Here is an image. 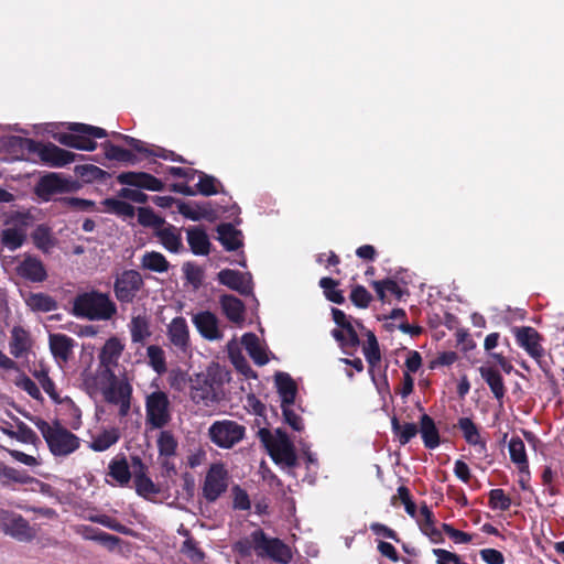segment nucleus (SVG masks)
I'll return each mask as SVG.
<instances>
[{
	"label": "nucleus",
	"instance_id": "nucleus-1",
	"mask_svg": "<svg viewBox=\"0 0 564 564\" xmlns=\"http://www.w3.org/2000/svg\"><path fill=\"white\" fill-rule=\"evenodd\" d=\"M72 313L88 321H109L117 314V305L108 293L90 290L75 296Z\"/></svg>",
	"mask_w": 564,
	"mask_h": 564
},
{
	"label": "nucleus",
	"instance_id": "nucleus-2",
	"mask_svg": "<svg viewBox=\"0 0 564 564\" xmlns=\"http://www.w3.org/2000/svg\"><path fill=\"white\" fill-rule=\"evenodd\" d=\"M11 144L32 155L33 158H30L31 161H40L50 167H63L76 159L75 153L64 150L52 142L43 143L30 138L15 137Z\"/></svg>",
	"mask_w": 564,
	"mask_h": 564
},
{
	"label": "nucleus",
	"instance_id": "nucleus-3",
	"mask_svg": "<svg viewBox=\"0 0 564 564\" xmlns=\"http://www.w3.org/2000/svg\"><path fill=\"white\" fill-rule=\"evenodd\" d=\"M30 421L41 432L50 452L54 456H67L79 448V437L62 426L58 421L50 424L39 416L30 417Z\"/></svg>",
	"mask_w": 564,
	"mask_h": 564
},
{
	"label": "nucleus",
	"instance_id": "nucleus-4",
	"mask_svg": "<svg viewBox=\"0 0 564 564\" xmlns=\"http://www.w3.org/2000/svg\"><path fill=\"white\" fill-rule=\"evenodd\" d=\"M223 384V370L218 365L210 366L191 379V398L196 404L210 406L219 401Z\"/></svg>",
	"mask_w": 564,
	"mask_h": 564
},
{
	"label": "nucleus",
	"instance_id": "nucleus-5",
	"mask_svg": "<svg viewBox=\"0 0 564 564\" xmlns=\"http://www.w3.org/2000/svg\"><path fill=\"white\" fill-rule=\"evenodd\" d=\"M258 437L275 463H284L288 467L297 465L294 445L284 431L278 429L273 435L270 430L263 427L258 431Z\"/></svg>",
	"mask_w": 564,
	"mask_h": 564
},
{
	"label": "nucleus",
	"instance_id": "nucleus-6",
	"mask_svg": "<svg viewBox=\"0 0 564 564\" xmlns=\"http://www.w3.org/2000/svg\"><path fill=\"white\" fill-rule=\"evenodd\" d=\"M68 133H59L56 140L68 148H74L84 151H94L97 148L95 138L101 139L107 137V131L102 128L80 123H68Z\"/></svg>",
	"mask_w": 564,
	"mask_h": 564
},
{
	"label": "nucleus",
	"instance_id": "nucleus-7",
	"mask_svg": "<svg viewBox=\"0 0 564 564\" xmlns=\"http://www.w3.org/2000/svg\"><path fill=\"white\" fill-rule=\"evenodd\" d=\"M251 538L258 556L269 557L282 564H288L292 561L290 546L279 538H269L261 529L253 531Z\"/></svg>",
	"mask_w": 564,
	"mask_h": 564
},
{
	"label": "nucleus",
	"instance_id": "nucleus-8",
	"mask_svg": "<svg viewBox=\"0 0 564 564\" xmlns=\"http://www.w3.org/2000/svg\"><path fill=\"white\" fill-rule=\"evenodd\" d=\"M143 286L144 281L140 272L126 269L115 276L113 293L120 304H131Z\"/></svg>",
	"mask_w": 564,
	"mask_h": 564
},
{
	"label": "nucleus",
	"instance_id": "nucleus-9",
	"mask_svg": "<svg viewBox=\"0 0 564 564\" xmlns=\"http://www.w3.org/2000/svg\"><path fill=\"white\" fill-rule=\"evenodd\" d=\"M245 434L246 427L231 420L216 421L208 430L210 441L221 448L234 447L245 437Z\"/></svg>",
	"mask_w": 564,
	"mask_h": 564
},
{
	"label": "nucleus",
	"instance_id": "nucleus-10",
	"mask_svg": "<svg viewBox=\"0 0 564 564\" xmlns=\"http://www.w3.org/2000/svg\"><path fill=\"white\" fill-rule=\"evenodd\" d=\"M0 529L6 535L19 542H31L36 536L35 530L26 519L6 509H0Z\"/></svg>",
	"mask_w": 564,
	"mask_h": 564
},
{
	"label": "nucleus",
	"instance_id": "nucleus-11",
	"mask_svg": "<svg viewBox=\"0 0 564 564\" xmlns=\"http://www.w3.org/2000/svg\"><path fill=\"white\" fill-rule=\"evenodd\" d=\"M170 401L163 391H154L147 397L145 415L147 423L153 429L164 427L171 420Z\"/></svg>",
	"mask_w": 564,
	"mask_h": 564
},
{
	"label": "nucleus",
	"instance_id": "nucleus-12",
	"mask_svg": "<svg viewBox=\"0 0 564 564\" xmlns=\"http://www.w3.org/2000/svg\"><path fill=\"white\" fill-rule=\"evenodd\" d=\"M228 471L223 464H213L205 477L203 496L208 502H215L228 487Z\"/></svg>",
	"mask_w": 564,
	"mask_h": 564
},
{
	"label": "nucleus",
	"instance_id": "nucleus-13",
	"mask_svg": "<svg viewBox=\"0 0 564 564\" xmlns=\"http://www.w3.org/2000/svg\"><path fill=\"white\" fill-rule=\"evenodd\" d=\"M217 281L228 289L243 296L253 293V282L250 272H240L232 269H223L217 273Z\"/></svg>",
	"mask_w": 564,
	"mask_h": 564
},
{
	"label": "nucleus",
	"instance_id": "nucleus-14",
	"mask_svg": "<svg viewBox=\"0 0 564 564\" xmlns=\"http://www.w3.org/2000/svg\"><path fill=\"white\" fill-rule=\"evenodd\" d=\"M117 182L122 185L152 192H161L164 189V183L147 172H122L117 175Z\"/></svg>",
	"mask_w": 564,
	"mask_h": 564
},
{
	"label": "nucleus",
	"instance_id": "nucleus-15",
	"mask_svg": "<svg viewBox=\"0 0 564 564\" xmlns=\"http://www.w3.org/2000/svg\"><path fill=\"white\" fill-rule=\"evenodd\" d=\"M517 344L522 347L532 358H539L544 355V348L541 345L542 336L531 326H521L513 329Z\"/></svg>",
	"mask_w": 564,
	"mask_h": 564
},
{
	"label": "nucleus",
	"instance_id": "nucleus-16",
	"mask_svg": "<svg viewBox=\"0 0 564 564\" xmlns=\"http://www.w3.org/2000/svg\"><path fill=\"white\" fill-rule=\"evenodd\" d=\"M72 191L70 182L58 173L43 175L36 184V194L40 197L51 196Z\"/></svg>",
	"mask_w": 564,
	"mask_h": 564
},
{
	"label": "nucleus",
	"instance_id": "nucleus-17",
	"mask_svg": "<svg viewBox=\"0 0 564 564\" xmlns=\"http://www.w3.org/2000/svg\"><path fill=\"white\" fill-rule=\"evenodd\" d=\"M178 213L187 219L198 221L206 219L214 221L217 218V212L213 208L209 202L207 203H185L182 200L177 202Z\"/></svg>",
	"mask_w": 564,
	"mask_h": 564
},
{
	"label": "nucleus",
	"instance_id": "nucleus-18",
	"mask_svg": "<svg viewBox=\"0 0 564 564\" xmlns=\"http://www.w3.org/2000/svg\"><path fill=\"white\" fill-rule=\"evenodd\" d=\"M167 337L180 351L186 352L189 349V330L184 317L180 316L172 319L167 326Z\"/></svg>",
	"mask_w": 564,
	"mask_h": 564
},
{
	"label": "nucleus",
	"instance_id": "nucleus-19",
	"mask_svg": "<svg viewBox=\"0 0 564 564\" xmlns=\"http://www.w3.org/2000/svg\"><path fill=\"white\" fill-rule=\"evenodd\" d=\"M17 273L19 276L36 283L47 279V272L43 262L33 256H25L18 264Z\"/></svg>",
	"mask_w": 564,
	"mask_h": 564
},
{
	"label": "nucleus",
	"instance_id": "nucleus-20",
	"mask_svg": "<svg viewBox=\"0 0 564 564\" xmlns=\"http://www.w3.org/2000/svg\"><path fill=\"white\" fill-rule=\"evenodd\" d=\"M193 323L199 334L208 340L220 339L223 337L218 327V318L209 311L197 313L193 317Z\"/></svg>",
	"mask_w": 564,
	"mask_h": 564
},
{
	"label": "nucleus",
	"instance_id": "nucleus-21",
	"mask_svg": "<svg viewBox=\"0 0 564 564\" xmlns=\"http://www.w3.org/2000/svg\"><path fill=\"white\" fill-rule=\"evenodd\" d=\"M50 350L53 357L63 362H67L72 355L73 349L76 346L74 338L65 334H50L48 336Z\"/></svg>",
	"mask_w": 564,
	"mask_h": 564
},
{
	"label": "nucleus",
	"instance_id": "nucleus-22",
	"mask_svg": "<svg viewBox=\"0 0 564 564\" xmlns=\"http://www.w3.org/2000/svg\"><path fill=\"white\" fill-rule=\"evenodd\" d=\"M115 137L123 140L127 145H129L138 153L144 154L147 156H158L164 160H176L175 153L173 151L160 147L150 149L148 148V144L142 140L122 133H115Z\"/></svg>",
	"mask_w": 564,
	"mask_h": 564
},
{
	"label": "nucleus",
	"instance_id": "nucleus-23",
	"mask_svg": "<svg viewBox=\"0 0 564 564\" xmlns=\"http://www.w3.org/2000/svg\"><path fill=\"white\" fill-rule=\"evenodd\" d=\"M420 514L422 520H417L421 532L426 535L433 543H443L444 538L442 530L435 527V517L426 502H423L420 507Z\"/></svg>",
	"mask_w": 564,
	"mask_h": 564
},
{
	"label": "nucleus",
	"instance_id": "nucleus-24",
	"mask_svg": "<svg viewBox=\"0 0 564 564\" xmlns=\"http://www.w3.org/2000/svg\"><path fill=\"white\" fill-rule=\"evenodd\" d=\"M123 348L124 347L121 344L120 339H118L117 337H111L105 343L100 350V365L106 368V371L110 373L112 378H115V375L111 372L110 368L117 365Z\"/></svg>",
	"mask_w": 564,
	"mask_h": 564
},
{
	"label": "nucleus",
	"instance_id": "nucleus-25",
	"mask_svg": "<svg viewBox=\"0 0 564 564\" xmlns=\"http://www.w3.org/2000/svg\"><path fill=\"white\" fill-rule=\"evenodd\" d=\"M218 240L227 251H236L243 246L242 232L230 223L217 226Z\"/></svg>",
	"mask_w": 564,
	"mask_h": 564
},
{
	"label": "nucleus",
	"instance_id": "nucleus-26",
	"mask_svg": "<svg viewBox=\"0 0 564 564\" xmlns=\"http://www.w3.org/2000/svg\"><path fill=\"white\" fill-rule=\"evenodd\" d=\"M219 304L223 313L230 322H243L246 306L240 299L231 294H224L219 299Z\"/></svg>",
	"mask_w": 564,
	"mask_h": 564
},
{
	"label": "nucleus",
	"instance_id": "nucleus-27",
	"mask_svg": "<svg viewBox=\"0 0 564 564\" xmlns=\"http://www.w3.org/2000/svg\"><path fill=\"white\" fill-rule=\"evenodd\" d=\"M419 432L423 444L429 449H434L441 444V435L434 420L426 413L420 417Z\"/></svg>",
	"mask_w": 564,
	"mask_h": 564
},
{
	"label": "nucleus",
	"instance_id": "nucleus-28",
	"mask_svg": "<svg viewBox=\"0 0 564 564\" xmlns=\"http://www.w3.org/2000/svg\"><path fill=\"white\" fill-rule=\"evenodd\" d=\"M479 372L494 397L501 402L506 395V387L499 370L490 366H482L479 368Z\"/></svg>",
	"mask_w": 564,
	"mask_h": 564
},
{
	"label": "nucleus",
	"instance_id": "nucleus-29",
	"mask_svg": "<svg viewBox=\"0 0 564 564\" xmlns=\"http://www.w3.org/2000/svg\"><path fill=\"white\" fill-rule=\"evenodd\" d=\"M186 234L188 246L194 254L207 256L209 253L210 241L205 229L200 227H189Z\"/></svg>",
	"mask_w": 564,
	"mask_h": 564
},
{
	"label": "nucleus",
	"instance_id": "nucleus-30",
	"mask_svg": "<svg viewBox=\"0 0 564 564\" xmlns=\"http://www.w3.org/2000/svg\"><path fill=\"white\" fill-rule=\"evenodd\" d=\"M32 346L30 333L22 326H14L11 330V340L9 343L10 354L20 358L30 350Z\"/></svg>",
	"mask_w": 564,
	"mask_h": 564
},
{
	"label": "nucleus",
	"instance_id": "nucleus-31",
	"mask_svg": "<svg viewBox=\"0 0 564 564\" xmlns=\"http://www.w3.org/2000/svg\"><path fill=\"white\" fill-rule=\"evenodd\" d=\"M274 381L282 400L281 405L294 404L297 387L292 377L286 372H276Z\"/></svg>",
	"mask_w": 564,
	"mask_h": 564
},
{
	"label": "nucleus",
	"instance_id": "nucleus-32",
	"mask_svg": "<svg viewBox=\"0 0 564 564\" xmlns=\"http://www.w3.org/2000/svg\"><path fill=\"white\" fill-rule=\"evenodd\" d=\"M366 337L367 341L362 346V352L365 355V358L369 365V375L371 376V379L375 380V368L380 364L381 361V351L379 347L378 339L373 332L366 330Z\"/></svg>",
	"mask_w": 564,
	"mask_h": 564
},
{
	"label": "nucleus",
	"instance_id": "nucleus-33",
	"mask_svg": "<svg viewBox=\"0 0 564 564\" xmlns=\"http://www.w3.org/2000/svg\"><path fill=\"white\" fill-rule=\"evenodd\" d=\"M508 447L510 459L517 465L519 473L529 475V460L523 441L519 436H512Z\"/></svg>",
	"mask_w": 564,
	"mask_h": 564
},
{
	"label": "nucleus",
	"instance_id": "nucleus-34",
	"mask_svg": "<svg viewBox=\"0 0 564 564\" xmlns=\"http://www.w3.org/2000/svg\"><path fill=\"white\" fill-rule=\"evenodd\" d=\"M106 159L117 161L126 165H134L138 162L137 155L124 148L113 144L110 141L101 143Z\"/></svg>",
	"mask_w": 564,
	"mask_h": 564
},
{
	"label": "nucleus",
	"instance_id": "nucleus-35",
	"mask_svg": "<svg viewBox=\"0 0 564 564\" xmlns=\"http://www.w3.org/2000/svg\"><path fill=\"white\" fill-rule=\"evenodd\" d=\"M241 343L254 364L263 366L269 361L264 349L260 345L259 337L256 334L246 333L241 338Z\"/></svg>",
	"mask_w": 564,
	"mask_h": 564
},
{
	"label": "nucleus",
	"instance_id": "nucleus-36",
	"mask_svg": "<svg viewBox=\"0 0 564 564\" xmlns=\"http://www.w3.org/2000/svg\"><path fill=\"white\" fill-rule=\"evenodd\" d=\"M74 172L76 176L79 177L85 183H104L111 177V174L109 172L93 164L76 165Z\"/></svg>",
	"mask_w": 564,
	"mask_h": 564
},
{
	"label": "nucleus",
	"instance_id": "nucleus-37",
	"mask_svg": "<svg viewBox=\"0 0 564 564\" xmlns=\"http://www.w3.org/2000/svg\"><path fill=\"white\" fill-rule=\"evenodd\" d=\"M156 236L163 247L171 252L177 253L183 247L181 234L172 225L160 229Z\"/></svg>",
	"mask_w": 564,
	"mask_h": 564
},
{
	"label": "nucleus",
	"instance_id": "nucleus-38",
	"mask_svg": "<svg viewBox=\"0 0 564 564\" xmlns=\"http://www.w3.org/2000/svg\"><path fill=\"white\" fill-rule=\"evenodd\" d=\"M391 430L402 446L410 443V441L419 433V427L415 423L401 424L395 415L391 417Z\"/></svg>",
	"mask_w": 564,
	"mask_h": 564
},
{
	"label": "nucleus",
	"instance_id": "nucleus-39",
	"mask_svg": "<svg viewBox=\"0 0 564 564\" xmlns=\"http://www.w3.org/2000/svg\"><path fill=\"white\" fill-rule=\"evenodd\" d=\"M132 388L128 382H113L104 391V398L108 403L118 404L122 400L131 399Z\"/></svg>",
	"mask_w": 564,
	"mask_h": 564
},
{
	"label": "nucleus",
	"instance_id": "nucleus-40",
	"mask_svg": "<svg viewBox=\"0 0 564 564\" xmlns=\"http://www.w3.org/2000/svg\"><path fill=\"white\" fill-rule=\"evenodd\" d=\"M141 267L152 272L163 273L169 271L170 262L161 252L147 251L141 258Z\"/></svg>",
	"mask_w": 564,
	"mask_h": 564
},
{
	"label": "nucleus",
	"instance_id": "nucleus-41",
	"mask_svg": "<svg viewBox=\"0 0 564 564\" xmlns=\"http://www.w3.org/2000/svg\"><path fill=\"white\" fill-rule=\"evenodd\" d=\"M26 305L34 312L48 313L57 308L56 300L46 293H32L26 299Z\"/></svg>",
	"mask_w": 564,
	"mask_h": 564
},
{
	"label": "nucleus",
	"instance_id": "nucleus-42",
	"mask_svg": "<svg viewBox=\"0 0 564 564\" xmlns=\"http://www.w3.org/2000/svg\"><path fill=\"white\" fill-rule=\"evenodd\" d=\"M131 340L135 344L143 343L151 336L150 323L145 315H138L131 318L129 324Z\"/></svg>",
	"mask_w": 564,
	"mask_h": 564
},
{
	"label": "nucleus",
	"instance_id": "nucleus-43",
	"mask_svg": "<svg viewBox=\"0 0 564 564\" xmlns=\"http://www.w3.org/2000/svg\"><path fill=\"white\" fill-rule=\"evenodd\" d=\"M109 475L121 486L129 484L131 471L126 456L116 457L109 463Z\"/></svg>",
	"mask_w": 564,
	"mask_h": 564
},
{
	"label": "nucleus",
	"instance_id": "nucleus-44",
	"mask_svg": "<svg viewBox=\"0 0 564 564\" xmlns=\"http://www.w3.org/2000/svg\"><path fill=\"white\" fill-rule=\"evenodd\" d=\"M33 377L39 381L43 390L48 397L55 402L61 403L59 394L56 390L54 381L48 376V368L44 365H40L39 369L32 371Z\"/></svg>",
	"mask_w": 564,
	"mask_h": 564
},
{
	"label": "nucleus",
	"instance_id": "nucleus-45",
	"mask_svg": "<svg viewBox=\"0 0 564 564\" xmlns=\"http://www.w3.org/2000/svg\"><path fill=\"white\" fill-rule=\"evenodd\" d=\"M32 241L37 249L47 253L55 245V238L51 229L45 225H39L31 235Z\"/></svg>",
	"mask_w": 564,
	"mask_h": 564
},
{
	"label": "nucleus",
	"instance_id": "nucleus-46",
	"mask_svg": "<svg viewBox=\"0 0 564 564\" xmlns=\"http://www.w3.org/2000/svg\"><path fill=\"white\" fill-rule=\"evenodd\" d=\"M120 438L119 430L112 427L110 430H105L97 436L93 438L90 443V448L95 452H105L110 448L113 444H116Z\"/></svg>",
	"mask_w": 564,
	"mask_h": 564
},
{
	"label": "nucleus",
	"instance_id": "nucleus-47",
	"mask_svg": "<svg viewBox=\"0 0 564 564\" xmlns=\"http://www.w3.org/2000/svg\"><path fill=\"white\" fill-rule=\"evenodd\" d=\"M25 239L26 235L21 228H7L0 234L1 243L12 251L19 249Z\"/></svg>",
	"mask_w": 564,
	"mask_h": 564
},
{
	"label": "nucleus",
	"instance_id": "nucleus-48",
	"mask_svg": "<svg viewBox=\"0 0 564 564\" xmlns=\"http://www.w3.org/2000/svg\"><path fill=\"white\" fill-rule=\"evenodd\" d=\"M31 480L32 477H30L26 471L7 466L0 460V482L2 485H7L10 481L24 485L29 484Z\"/></svg>",
	"mask_w": 564,
	"mask_h": 564
},
{
	"label": "nucleus",
	"instance_id": "nucleus-49",
	"mask_svg": "<svg viewBox=\"0 0 564 564\" xmlns=\"http://www.w3.org/2000/svg\"><path fill=\"white\" fill-rule=\"evenodd\" d=\"M457 426L463 432V436L469 445L475 446L481 444L482 447H485V443L480 440L479 430L470 417L458 419Z\"/></svg>",
	"mask_w": 564,
	"mask_h": 564
},
{
	"label": "nucleus",
	"instance_id": "nucleus-50",
	"mask_svg": "<svg viewBox=\"0 0 564 564\" xmlns=\"http://www.w3.org/2000/svg\"><path fill=\"white\" fill-rule=\"evenodd\" d=\"M101 204L105 206L108 213L115 214L117 216L132 218L135 214V209L131 204L118 198H106Z\"/></svg>",
	"mask_w": 564,
	"mask_h": 564
},
{
	"label": "nucleus",
	"instance_id": "nucleus-51",
	"mask_svg": "<svg viewBox=\"0 0 564 564\" xmlns=\"http://www.w3.org/2000/svg\"><path fill=\"white\" fill-rule=\"evenodd\" d=\"M318 285L323 289L325 297L335 304L345 303V296L341 290L337 286L339 282L329 276H324L319 280Z\"/></svg>",
	"mask_w": 564,
	"mask_h": 564
},
{
	"label": "nucleus",
	"instance_id": "nucleus-52",
	"mask_svg": "<svg viewBox=\"0 0 564 564\" xmlns=\"http://www.w3.org/2000/svg\"><path fill=\"white\" fill-rule=\"evenodd\" d=\"M196 175L198 176V183L195 188L196 194L199 193L204 196H213L219 192L218 186H221V183L215 176L208 175L202 171H198Z\"/></svg>",
	"mask_w": 564,
	"mask_h": 564
},
{
	"label": "nucleus",
	"instance_id": "nucleus-53",
	"mask_svg": "<svg viewBox=\"0 0 564 564\" xmlns=\"http://www.w3.org/2000/svg\"><path fill=\"white\" fill-rule=\"evenodd\" d=\"M156 443L160 456L171 457L176 454L177 441L171 431H161Z\"/></svg>",
	"mask_w": 564,
	"mask_h": 564
},
{
	"label": "nucleus",
	"instance_id": "nucleus-54",
	"mask_svg": "<svg viewBox=\"0 0 564 564\" xmlns=\"http://www.w3.org/2000/svg\"><path fill=\"white\" fill-rule=\"evenodd\" d=\"M512 505L511 498L506 495L503 489H491L488 494V506L492 510L507 511Z\"/></svg>",
	"mask_w": 564,
	"mask_h": 564
},
{
	"label": "nucleus",
	"instance_id": "nucleus-55",
	"mask_svg": "<svg viewBox=\"0 0 564 564\" xmlns=\"http://www.w3.org/2000/svg\"><path fill=\"white\" fill-rule=\"evenodd\" d=\"M133 482L135 492L144 499L150 500L161 492L160 487L156 484H154L149 476H139V480Z\"/></svg>",
	"mask_w": 564,
	"mask_h": 564
},
{
	"label": "nucleus",
	"instance_id": "nucleus-56",
	"mask_svg": "<svg viewBox=\"0 0 564 564\" xmlns=\"http://www.w3.org/2000/svg\"><path fill=\"white\" fill-rule=\"evenodd\" d=\"M147 356L149 358V364L158 373L161 375L166 371L165 354L160 346H149L147 348Z\"/></svg>",
	"mask_w": 564,
	"mask_h": 564
},
{
	"label": "nucleus",
	"instance_id": "nucleus-57",
	"mask_svg": "<svg viewBox=\"0 0 564 564\" xmlns=\"http://www.w3.org/2000/svg\"><path fill=\"white\" fill-rule=\"evenodd\" d=\"M349 299L356 307L367 308L372 301V295L364 285L358 284L351 289Z\"/></svg>",
	"mask_w": 564,
	"mask_h": 564
},
{
	"label": "nucleus",
	"instance_id": "nucleus-58",
	"mask_svg": "<svg viewBox=\"0 0 564 564\" xmlns=\"http://www.w3.org/2000/svg\"><path fill=\"white\" fill-rule=\"evenodd\" d=\"M183 272L188 283L195 289L200 288L204 279V271L200 267L192 262H186L183 264Z\"/></svg>",
	"mask_w": 564,
	"mask_h": 564
},
{
	"label": "nucleus",
	"instance_id": "nucleus-59",
	"mask_svg": "<svg viewBox=\"0 0 564 564\" xmlns=\"http://www.w3.org/2000/svg\"><path fill=\"white\" fill-rule=\"evenodd\" d=\"M138 221L142 226L155 228L161 227L164 223L150 207L138 208Z\"/></svg>",
	"mask_w": 564,
	"mask_h": 564
},
{
	"label": "nucleus",
	"instance_id": "nucleus-60",
	"mask_svg": "<svg viewBox=\"0 0 564 564\" xmlns=\"http://www.w3.org/2000/svg\"><path fill=\"white\" fill-rule=\"evenodd\" d=\"M442 533L448 535L456 544H467L473 541V534L455 529L449 523H442Z\"/></svg>",
	"mask_w": 564,
	"mask_h": 564
},
{
	"label": "nucleus",
	"instance_id": "nucleus-61",
	"mask_svg": "<svg viewBox=\"0 0 564 564\" xmlns=\"http://www.w3.org/2000/svg\"><path fill=\"white\" fill-rule=\"evenodd\" d=\"M15 384L24 390L31 398L42 401L43 397L39 389V387L35 384L33 380H31L26 375L22 373L20 377L17 378Z\"/></svg>",
	"mask_w": 564,
	"mask_h": 564
},
{
	"label": "nucleus",
	"instance_id": "nucleus-62",
	"mask_svg": "<svg viewBox=\"0 0 564 564\" xmlns=\"http://www.w3.org/2000/svg\"><path fill=\"white\" fill-rule=\"evenodd\" d=\"M91 521L122 534L129 533V529L126 525L121 524L116 518L107 514L95 516L91 518Z\"/></svg>",
	"mask_w": 564,
	"mask_h": 564
},
{
	"label": "nucleus",
	"instance_id": "nucleus-63",
	"mask_svg": "<svg viewBox=\"0 0 564 564\" xmlns=\"http://www.w3.org/2000/svg\"><path fill=\"white\" fill-rule=\"evenodd\" d=\"M344 334L346 336V343L344 344V351L348 354V349L355 350L360 345L359 336L356 332L355 326L351 322L345 324L343 327Z\"/></svg>",
	"mask_w": 564,
	"mask_h": 564
},
{
	"label": "nucleus",
	"instance_id": "nucleus-64",
	"mask_svg": "<svg viewBox=\"0 0 564 564\" xmlns=\"http://www.w3.org/2000/svg\"><path fill=\"white\" fill-rule=\"evenodd\" d=\"M433 554L437 557L436 564H467L456 553L444 549H433Z\"/></svg>",
	"mask_w": 564,
	"mask_h": 564
}]
</instances>
